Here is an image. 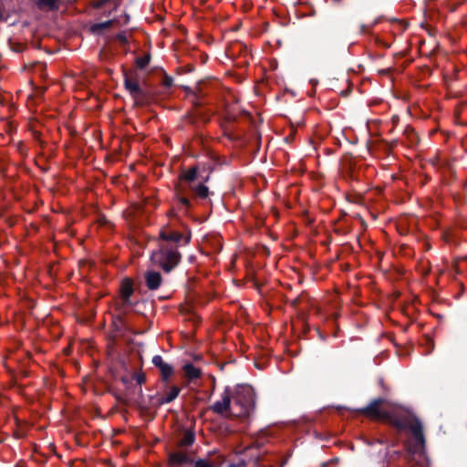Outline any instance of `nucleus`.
Instances as JSON below:
<instances>
[{
  "label": "nucleus",
  "mask_w": 467,
  "mask_h": 467,
  "mask_svg": "<svg viewBox=\"0 0 467 467\" xmlns=\"http://www.w3.org/2000/svg\"><path fill=\"white\" fill-rule=\"evenodd\" d=\"M389 402L384 398L372 400L356 411L373 420L385 421L399 431L410 430L412 439L406 443L410 456H422L425 452V437L420 419L413 412L400 407L387 408Z\"/></svg>",
  "instance_id": "f257e3e1"
},
{
  "label": "nucleus",
  "mask_w": 467,
  "mask_h": 467,
  "mask_svg": "<svg viewBox=\"0 0 467 467\" xmlns=\"http://www.w3.org/2000/svg\"><path fill=\"white\" fill-rule=\"evenodd\" d=\"M233 411L236 418H249L255 409L254 389L247 384H239L232 391Z\"/></svg>",
  "instance_id": "f03ea898"
},
{
  "label": "nucleus",
  "mask_w": 467,
  "mask_h": 467,
  "mask_svg": "<svg viewBox=\"0 0 467 467\" xmlns=\"http://www.w3.org/2000/svg\"><path fill=\"white\" fill-rule=\"evenodd\" d=\"M182 254L178 248L173 246L158 245V249L152 251L150 261L160 266L165 273L171 272L181 262Z\"/></svg>",
  "instance_id": "7ed1b4c3"
},
{
  "label": "nucleus",
  "mask_w": 467,
  "mask_h": 467,
  "mask_svg": "<svg viewBox=\"0 0 467 467\" xmlns=\"http://www.w3.org/2000/svg\"><path fill=\"white\" fill-rule=\"evenodd\" d=\"M134 75H136V73H134ZM123 85L133 99L135 106L143 107L150 103L152 93L140 86L137 76H132L127 70H124Z\"/></svg>",
  "instance_id": "20e7f679"
},
{
  "label": "nucleus",
  "mask_w": 467,
  "mask_h": 467,
  "mask_svg": "<svg viewBox=\"0 0 467 467\" xmlns=\"http://www.w3.org/2000/svg\"><path fill=\"white\" fill-rule=\"evenodd\" d=\"M138 396L140 400L136 401V407L141 415L149 416L151 420L157 414V409L161 406V395L156 392L153 394L144 395L142 388L138 387Z\"/></svg>",
  "instance_id": "39448f33"
},
{
  "label": "nucleus",
  "mask_w": 467,
  "mask_h": 467,
  "mask_svg": "<svg viewBox=\"0 0 467 467\" xmlns=\"http://www.w3.org/2000/svg\"><path fill=\"white\" fill-rule=\"evenodd\" d=\"M191 241V234H183L182 233L172 229L169 225L162 226L159 232L158 245L179 247L180 243L188 244Z\"/></svg>",
  "instance_id": "423d86ee"
},
{
  "label": "nucleus",
  "mask_w": 467,
  "mask_h": 467,
  "mask_svg": "<svg viewBox=\"0 0 467 467\" xmlns=\"http://www.w3.org/2000/svg\"><path fill=\"white\" fill-rule=\"evenodd\" d=\"M233 400H232V389L230 387H226L222 394V400L214 402L211 406V410L224 418L234 419L235 416L232 415L233 411Z\"/></svg>",
  "instance_id": "0eeeda50"
},
{
  "label": "nucleus",
  "mask_w": 467,
  "mask_h": 467,
  "mask_svg": "<svg viewBox=\"0 0 467 467\" xmlns=\"http://www.w3.org/2000/svg\"><path fill=\"white\" fill-rule=\"evenodd\" d=\"M134 293L133 281L130 278H125L121 281L119 287V295L121 306L123 307L135 306L137 303H133L130 299Z\"/></svg>",
  "instance_id": "6e6552de"
},
{
  "label": "nucleus",
  "mask_w": 467,
  "mask_h": 467,
  "mask_svg": "<svg viewBox=\"0 0 467 467\" xmlns=\"http://www.w3.org/2000/svg\"><path fill=\"white\" fill-rule=\"evenodd\" d=\"M118 402L126 405V406H134L136 407V401L140 400L138 396V386L134 383L130 388L127 389L123 394H114Z\"/></svg>",
  "instance_id": "1a4fd4ad"
},
{
  "label": "nucleus",
  "mask_w": 467,
  "mask_h": 467,
  "mask_svg": "<svg viewBox=\"0 0 467 467\" xmlns=\"http://www.w3.org/2000/svg\"><path fill=\"white\" fill-rule=\"evenodd\" d=\"M169 465L171 467H180L184 464H192L193 462L192 457L187 452L179 449L169 454Z\"/></svg>",
  "instance_id": "9d476101"
},
{
  "label": "nucleus",
  "mask_w": 467,
  "mask_h": 467,
  "mask_svg": "<svg viewBox=\"0 0 467 467\" xmlns=\"http://www.w3.org/2000/svg\"><path fill=\"white\" fill-rule=\"evenodd\" d=\"M152 364L159 368L161 372V379L162 382H168L170 377L173 374L174 369L172 366L163 361L161 356L155 355L152 358Z\"/></svg>",
  "instance_id": "9b49d317"
},
{
  "label": "nucleus",
  "mask_w": 467,
  "mask_h": 467,
  "mask_svg": "<svg viewBox=\"0 0 467 467\" xmlns=\"http://www.w3.org/2000/svg\"><path fill=\"white\" fill-rule=\"evenodd\" d=\"M145 285L149 290H157L162 284V276L160 272L148 270L144 274Z\"/></svg>",
  "instance_id": "f8f14e48"
},
{
  "label": "nucleus",
  "mask_w": 467,
  "mask_h": 467,
  "mask_svg": "<svg viewBox=\"0 0 467 467\" xmlns=\"http://www.w3.org/2000/svg\"><path fill=\"white\" fill-rule=\"evenodd\" d=\"M36 6L44 12L57 11L60 6L61 0H32Z\"/></svg>",
  "instance_id": "ddd939ff"
},
{
  "label": "nucleus",
  "mask_w": 467,
  "mask_h": 467,
  "mask_svg": "<svg viewBox=\"0 0 467 467\" xmlns=\"http://www.w3.org/2000/svg\"><path fill=\"white\" fill-rule=\"evenodd\" d=\"M183 373L189 380L199 379L202 375V370L196 368L192 363H186L182 367Z\"/></svg>",
  "instance_id": "4468645a"
},
{
  "label": "nucleus",
  "mask_w": 467,
  "mask_h": 467,
  "mask_svg": "<svg viewBox=\"0 0 467 467\" xmlns=\"http://www.w3.org/2000/svg\"><path fill=\"white\" fill-rule=\"evenodd\" d=\"M195 441V433L192 431L187 430L184 431L182 437L178 441V448H187L192 446Z\"/></svg>",
  "instance_id": "2eb2a0df"
},
{
  "label": "nucleus",
  "mask_w": 467,
  "mask_h": 467,
  "mask_svg": "<svg viewBox=\"0 0 467 467\" xmlns=\"http://www.w3.org/2000/svg\"><path fill=\"white\" fill-rule=\"evenodd\" d=\"M114 20H108L101 23H95L90 26L89 31L94 35H100L104 30L109 29L113 26Z\"/></svg>",
  "instance_id": "dca6fc26"
},
{
  "label": "nucleus",
  "mask_w": 467,
  "mask_h": 467,
  "mask_svg": "<svg viewBox=\"0 0 467 467\" xmlns=\"http://www.w3.org/2000/svg\"><path fill=\"white\" fill-rule=\"evenodd\" d=\"M198 177V168L197 166H192L187 171H182L179 176L181 181H185L192 182L195 181Z\"/></svg>",
  "instance_id": "f3484780"
},
{
  "label": "nucleus",
  "mask_w": 467,
  "mask_h": 467,
  "mask_svg": "<svg viewBox=\"0 0 467 467\" xmlns=\"http://www.w3.org/2000/svg\"><path fill=\"white\" fill-rule=\"evenodd\" d=\"M181 392V389L178 386H172L170 391L165 396H161V406L163 404L171 403L177 399Z\"/></svg>",
  "instance_id": "a211bd4d"
},
{
  "label": "nucleus",
  "mask_w": 467,
  "mask_h": 467,
  "mask_svg": "<svg viewBox=\"0 0 467 467\" xmlns=\"http://www.w3.org/2000/svg\"><path fill=\"white\" fill-rule=\"evenodd\" d=\"M191 189L195 193V195L200 199H206L210 194L208 187L205 186L203 183H199L198 185L193 186Z\"/></svg>",
  "instance_id": "6ab92c4d"
},
{
  "label": "nucleus",
  "mask_w": 467,
  "mask_h": 467,
  "mask_svg": "<svg viewBox=\"0 0 467 467\" xmlns=\"http://www.w3.org/2000/svg\"><path fill=\"white\" fill-rule=\"evenodd\" d=\"M151 57L150 53L145 54L143 57L136 59V66L140 69L145 68L150 62Z\"/></svg>",
  "instance_id": "aec40b11"
},
{
  "label": "nucleus",
  "mask_w": 467,
  "mask_h": 467,
  "mask_svg": "<svg viewBox=\"0 0 467 467\" xmlns=\"http://www.w3.org/2000/svg\"><path fill=\"white\" fill-rule=\"evenodd\" d=\"M133 383L138 387L141 388V385L146 382V375L143 372L133 373L132 375Z\"/></svg>",
  "instance_id": "412c9836"
},
{
  "label": "nucleus",
  "mask_w": 467,
  "mask_h": 467,
  "mask_svg": "<svg viewBox=\"0 0 467 467\" xmlns=\"http://www.w3.org/2000/svg\"><path fill=\"white\" fill-rule=\"evenodd\" d=\"M203 98H204V94H203L202 90H201V92L197 93V97H192V102L195 109H199L204 104V102L202 101Z\"/></svg>",
  "instance_id": "4be33fe9"
},
{
  "label": "nucleus",
  "mask_w": 467,
  "mask_h": 467,
  "mask_svg": "<svg viewBox=\"0 0 467 467\" xmlns=\"http://www.w3.org/2000/svg\"><path fill=\"white\" fill-rule=\"evenodd\" d=\"M119 380L121 381V383L124 385L125 387V390L129 388H130V386H132L133 384V379H132V376H127V375H123L119 378Z\"/></svg>",
  "instance_id": "5701e85b"
},
{
  "label": "nucleus",
  "mask_w": 467,
  "mask_h": 467,
  "mask_svg": "<svg viewBox=\"0 0 467 467\" xmlns=\"http://www.w3.org/2000/svg\"><path fill=\"white\" fill-rule=\"evenodd\" d=\"M114 325L116 326V329L118 331H122V330L126 329L125 328V327H126L125 321L120 316H119L115 318Z\"/></svg>",
  "instance_id": "b1692460"
},
{
  "label": "nucleus",
  "mask_w": 467,
  "mask_h": 467,
  "mask_svg": "<svg viewBox=\"0 0 467 467\" xmlns=\"http://www.w3.org/2000/svg\"><path fill=\"white\" fill-rule=\"evenodd\" d=\"M182 88L184 89V91L186 92V94L188 96H192V97H197V93L201 92V90H202V88L200 86H198L195 89H192V88H190L188 86H183Z\"/></svg>",
  "instance_id": "393cba45"
},
{
  "label": "nucleus",
  "mask_w": 467,
  "mask_h": 467,
  "mask_svg": "<svg viewBox=\"0 0 467 467\" xmlns=\"http://www.w3.org/2000/svg\"><path fill=\"white\" fill-rule=\"evenodd\" d=\"M161 84H162V86L164 88H170L173 85V78L171 76H169L168 74L165 73L164 76H163Z\"/></svg>",
  "instance_id": "a878e982"
},
{
  "label": "nucleus",
  "mask_w": 467,
  "mask_h": 467,
  "mask_svg": "<svg viewBox=\"0 0 467 467\" xmlns=\"http://www.w3.org/2000/svg\"><path fill=\"white\" fill-rule=\"evenodd\" d=\"M192 463H194V467H214L212 462L204 459H199Z\"/></svg>",
  "instance_id": "bb28decb"
},
{
  "label": "nucleus",
  "mask_w": 467,
  "mask_h": 467,
  "mask_svg": "<svg viewBox=\"0 0 467 467\" xmlns=\"http://www.w3.org/2000/svg\"><path fill=\"white\" fill-rule=\"evenodd\" d=\"M116 39L124 47L129 45V40L127 38L125 32H120V33L117 34Z\"/></svg>",
  "instance_id": "cd10ccee"
},
{
  "label": "nucleus",
  "mask_w": 467,
  "mask_h": 467,
  "mask_svg": "<svg viewBox=\"0 0 467 467\" xmlns=\"http://www.w3.org/2000/svg\"><path fill=\"white\" fill-rule=\"evenodd\" d=\"M178 201L186 210L191 207V202L188 198L181 196L178 197Z\"/></svg>",
  "instance_id": "c85d7f7f"
},
{
  "label": "nucleus",
  "mask_w": 467,
  "mask_h": 467,
  "mask_svg": "<svg viewBox=\"0 0 467 467\" xmlns=\"http://www.w3.org/2000/svg\"><path fill=\"white\" fill-rule=\"evenodd\" d=\"M425 344L426 346L428 347V354L431 353L432 350H433V348H434V342L433 340L429 337V336H425Z\"/></svg>",
  "instance_id": "c756f323"
},
{
  "label": "nucleus",
  "mask_w": 467,
  "mask_h": 467,
  "mask_svg": "<svg viewBox=\"0 0 467 467\" xmlns=\"http://www.w3.org/2000/svg\"><path fill=\"white\" fill-rule=\"evenodd\" d=\"M108 2H110V0H97L93 3V7L96 9H99L102 6H104Z\"/></svg>",
  "instance_id": "7c9ffc66"
},
{
  "label": "nucleus",
  "mask_w": 467,
  "mask_h": 467,
  "mask_svg": "<svg viewBox=\"0 0 467 467\" xmlns=\"http://www.w3.org/2000/svg\"><path fill=\"white\" fill-rule=\"evenodd\" d=\"M254 467H272V466L265 465V464L261 463L259 462V460L257 459L256 461L254 462Z\"/></svg>",
  "instance_id": "2f4dec72"
},
{
  "label": "nucleus",
  "mask_w": 467,
  "mask_h": 467,
  "mask_svg": "<svg viewBox=\"0 0 467 467\" xmlns=\"http://www.w3.org/2000/svg\"><path fill=\"white\" fill-rule=\"evenodd\" d=\"M194 69H195V67H194L193 65H192V64H189V65H187V66L185 67V70H186V72H188V73L192 72Z\"/></svg>",
  "instance_id": "473e14b6"
},
{
  "label": "nucleus",
  "mask_w": 467,
  "mask_h": 467,
  "mask_svg": "<svg viewBox=\"0 0 467 467\" xmlns=\"http://www.w3.org/2000/svg\"><path fill=\"white\" fill-rule=\"evenodd\" d=\"M123 17H124V24H129L130 19V15L129 14H124Z\"/></svg>",
  "instance_id": "72a5a7b5"
},
{
  "label": "nucleus",
  "mask_w": 467,
  "mask_h": 467,
  "mask_svg": "<svg viewBox=\"0 0 467 467\" xmlns=\"http://www.w3.org/2000/svg\"><path fill=\"white\" fill-rule=\"evenodd\" d=\"M338 461H339V459H338V458H333V459H331L329 462H330V464H334V463H337V462H338Z\"/></svg>",
  "instance_id": "f704fd0d"
},
{
  "label": "nucleus",
  "mask_w": 467,
  "mask_h": 467,
  "mask_svg": "<svg viewBox=\"0 0 467 467\" xmlns=\"http://www.w3.org/2000/svg\"><path fill=\"white\" fill-rule=\"evenodd\" d=\"M330 465V462H326L322 463V467H328Z\"/></svg>",
  "instance_id": "c9c22d12"
},
{
  "label": "nucleus",
  "mask_w": 467,
  "mask_h": 467,
  "mask_svg": "<svg viewBox=\"0 0 467 467\" xmlns=\"http://www.w3.org/2000/svg\"><path fill=\"white\" fill-rule=\"evenodd\" d=\"M298 303H299V299H298V298H296V299H295V300L293 301L292 305H293V306H296Z\"/></svg>",
  "instance_id": "e433bc0d"
},
{
  "label": "nucleus",
  "mask_w": 467,
  "mask_h": 467,
  "mask_svg": "<svg viewBox=\"0 0 467 467\" xmlns=\"http://www.w3.org/2000/svg\"><path fill=\"white\" fill-rule=\"evenodd\" d=\"M230 467H244V464L241 465V466H234V465L232 464Z\"/></svg>",
  "instance_id": "4c0bfd02"
},
{
  "label": "nucleus",
  "mask_w": 467,
  "mask_h": 467,
  "mask_svg": "<svg viewBox=\"0 0 467 467\" xmlns=\"http://www.w3.org/2000/svg\"><path fill=\"white\" fill-rule=\"evenodd\" d=\"M209 180V176H206V178L204 179V182H207Z\"/></svg>",
  "instance_id": "58836bf2"
}]
</instances>
